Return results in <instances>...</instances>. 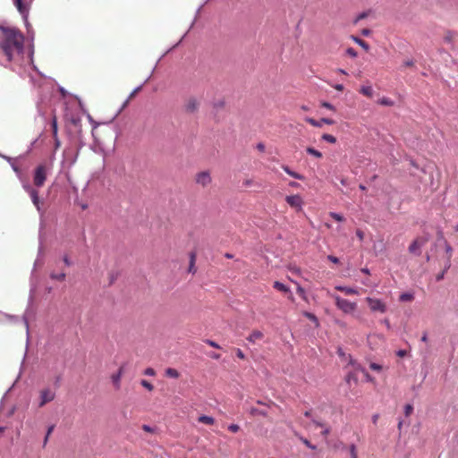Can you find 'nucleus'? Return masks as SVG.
Listing matches in <instances>:
<instances>
[{
    "mask_svg": "<svg viewBox=\"0 0 458 458\" xmlns=\"http://www.w3.org/2000/svg\"><path fill=\"white\" fill-rule=\"evenodd\" d=\"M0 49L8 62L23 59L24 36L16 28L0 27Z\"/></svg>",
    "mask_w": 458,
    "mask_h": 458,
    "instance_id": "obj_1",
    "label": "nucleus"
},
{
    "mask_svg": "<svg viewBox=\"0 0 458 458\" xmlns=\"http://www.w3.org/2000/svg\"><path fill=\"white\" fill-rule=\"evenodd\" d=\"M327 295L335 300V306L344 314H352L357 310V303L341 298L339 295L327 292Z\"/></svg>",
    "mask_w": 458,
    "mask_h": 458,
    "instance_id": "obj_2",
    "label": "nucleus"
},
{
    "mask_svg": "<svg viewBox=\"0 0 458 458\" xmlns=\"http://www.w3.org/2000/svg\"><path fill=\"white\" fill-rule=\"evenodd\" d=\"M48 168L45 164L38 165L34 171L33 182L37 187H42L47 176Z\"/></svg>",
    "mask_w": 458,
    "mask_h": 458,
    "instance_id": "obj_3",
    "label": "nucleus"
},
{
    "mask_svg": "<svg viewBox=\"0 0 458 458\" xmlns=\"http://www.w3.org/2000/svg\"><path fill=\"white\" fill-rule=\"evenodd\" d=\"M365 301L372 312H379L383 314L386 311V304L383 301L371 297H367Z\"/></svg>",
    "mask_w": 458,
    "mask_h": 458,
    "instance_id": "obj_4",
    "label": "nucleus"
},
{
    "mask_svg": "<svg viewBox=\"0 0 458 458\" xmlns=\"http://www.w3.org/2000/svg\"><path fill=\"white\" fill-rule=\"evenodd\" d=\"M55 397V393L50 388H44L39 392L38 407H43L47 403L52 402Z\"/></svg>",
    "mask_w": 458,
    "mask_h": 458,
    "instance_id": "obj_5",
    "label": "nucleus"
},
{
    "mask_svg": "<svg viewBox=\"0 0 458 458\" xmlns=\"http://www.w3.org/2000/svg\"><path fill=\"white\" fill-rule=\"evenodd\" d=\"M285 201L291 208H294L296 211H301L302 209L303 200L302 198L298 194L286 196Z\"/></svg>",
    "mask_w": 458,
    "mask_h": 458,
    "instance_id": "obj_6",
    "label": "nucleus"
},
{
    "mask_svg": "<svg viewBox=\"0 0 458 458\" xmlns=\"http://www.w3.org/2000/svg\"><path fill=\"white\" fill-rule=\"evenodd\" d=\"M428 242L427 238L418 237L416 238L409 246V251L412 254L420 255V249L424 246Z\"/></svg>",
    "mask_w": 458,
    "mask_h": 458,
    "instance_id": "obj_7",
    "label": "nucleus"
},
{
    "mask_svg": "<svg viewBox=\"0 0 458 458\" xmlns=\"http://www.w3.org/2000/svg\"><path fill=\"white\" fill-rule=\"evenodd\" d=\"M195 182L197 184L201 185L202 187H207L211 183L212 178L209 172L202 171L196 174Z\"/></svg>",
    "mask_w": 458,
    "mask_h": 458,
    "instance_id": "obj_8",
    "label": "nucleus"
},
{
    "mask_svg": "<svg viewBox=\"0 0 458 458\" xmlns=\"http://www.w3.org/2000/svg\"><path fill=\"white\" fill-rule=\"evenodd\" d=\"M24 188H25L26 191L30 194L31 200H32L34 206L36 207V208L38 209V211H40L41 210V202H40V199L38 197V191L30 185L25 186Z\"/></svg>",
    "mask_w": 458,
    "mask_h": 458,
    "instance_id": "obj_9",
    "label": "nucleus"
},
{
    "mask_svg": "<svg viewBox=\"0 0 458 458\" xmlns=\"http://www.w3.org/2000/svg\"><path fill=\"white\" fill-rule=\"evenodd\" d=\"M305 121L314 127H322L323 124L332 125L335 123V121L330 118H322L319 121H317L311 117H306Z\"/></svg>",
    "mask_w": 458,
    "mask_h": 458,
    "instance_id": "obj_10",
    "label": "nucleus"
},
{
    "mask_svg": "<svg viewBox=\"0 0 458 458\" xmlns=\"http://www.w3.org/2000/svg\"><path fill=\"white\" fill-rule=\"evenodd\" d=\"M199 102L196 98H190L185 104V111L189 114H193L199 109Z\"/></svg>",
    "mask_w": 458,
    "mask_h": 458,
    "instance_id": "obj_11",
    "label": "nucleus"
},
{
    "mask_svg": "<svg viewBox=\"0 0 458 458\" xmlns=\"http://www.w3.org/2000/svg\"><path fill=\"white\" fill-rule=\"evenodd\" d=\"M123 373V369L121 367L118 371L111 376V380L115 389L118 390L121 387V378Z\"/></svg>",
    "mask_w": 458,
    "mask_h": 458,
    "instance_id": "obj_12",
    "label": "nucleus"
},
{
    "mask_svg": "<svg viewBox=\"0 0 458 458\" xmlns=\"http://www.w3.org/2000/svg\"><path fill=\"white\" fill-rule=\"evenodd\" d=\"M456 36H457V33L455 31L446 30V31H445L444 37H443L444 42L446 44L453 45L454 39L456 38Z\"/></svg>",
    "mask_w": 458,
    "mask_h": 458,
    "instance_id": "obj_13",
    "label": "nucleus"
},
{
    "mask_svg": "<svg viewBox=\"0 0 458 458\" xmlns=\"http://www.w3.org/2000/svg\"><path fill=\"white\" fill-rule=\"evenodd\" d=\"M335 289L337 291H340V292L345 293L346 295H357V294H359L358 290L355 289V288H352V287H347V286H343V285H336Z\"/></svg>",
    "mask_w": 458,
    "mask_h": 458,
    "instance_id": "obj_14",
    "label": "nucleus"
},
{
    "mask_svg": "<svg viewBox=\"0 0 458 458\" xmlns=\"http://www.w3.org/2000/svg\"><path fill=\"white\" fill-rule=\"evenodd\" d=\"M273 287L275 289H276L277 291H280V292H283V293H291L289 287H287L285 284H284L283 283H281L279 281H275L274 284H273ZM289 299L290 300H293L292 293H290Z\"/></svg>",
    "mask_w": 458,
    "mask_h": 458,
    "instance_id": "obj_15",
    "label": "nucleus"
},
{
    "mask_svg": "<svg viewBox=\"0 0 458 458\" xmlns=\"http://www.w3.org/2000/svg\"><path fill=\"white\" fill-rule=\"evenodd\" d=\"M263 337H264V335H263V333L261 331H259V330H253L250 334V335L247 337V340L250 343L254 344L256 341L261 340Z\"/></svg>",
    "mask_w": 458,
    "mask_h": 458,
    "instance_id": "obj_16",
    "label": "nucleus"
},
{
    "mask_svg": "<svg viewBox=\"0 0 458 458\" xmlns=\"http://www.w3.org/2000/svg\"><path fill=\"white\" fill-rule=\"evenodd\" d=\"M283 170L287 173L290 176L295 178V179H298V180H304V176L301 174H298L294 171H292L289 166L287 165H283L282 166Z\"/></svg>",
    "mask_w": 458,
    "mask_h": 458,
    "instance_id": "obj_17",
    "label": "nucleus"
},
{
    "mask_svg": "<svg viewBox=\"0 0 458 458\" xmlns=\"http://www.w3.org/2000/svg\"><path fill=\"white\" fill-rule=\"evenodd\" d=\"M198 421L206 425H213L215 423V419L208 415H200L198 418Z\"/></svg>",
    "mask_w": 458,
    "mask_h": 458,
    "instance_id": "obj_18",
    "label": "nucleus"
},
{
    "mask_svg": "<svg viewBox=\"0 0 458 458\" xmlns=\"http://www.w3.org/2000/svg\"><path fill=\"white\" fill-rule=\"evenodd\" d=\"M351 38L356 43L358 44L359 46H360L365 51H369V45L364 41L363 39L356 37V36H352Z\"/></svg>",
    "mask_w": 458,
    "mask_h": 458,
    "instance_id": "obj_19",
    "label": "nucleus"
},
{
    "mask_svg": "<svg viewBox=\"0 0 458 458\" xmlns=\"http://www.w3.org/2000/svg\"><path fill=\"white\" fill-rule=\"evenodd\" d=\"M165 374L166 377L172 378H178L180 377L178 370L174 368H167L165 371Z\"/></svg>",
    "mask_w": 458,
    "mask_h": 458,
    "instance_id": "obj_20",
    "label": "nucleus"
},
{
    "mask_svg": "<svg viewBox=\"0 0 458 458\" xmlns=\"http://www.w3.org/2000/svg\"><path fill=\"white\" fill-rule=\"evenodd\" d=\"M14 4L21 14H24L28 12L26 5L23 4V0H14Z\"/></svg>",
    "mask_w": 458,
    "mask_h": 458,
    "instance_id": "obj_21",
    "label": "nucleus"
},
{
    "mask_svg": "<svg viewBox=\"0 0 458 458\" xmlns=\"http://www.w3.org/2000/svg\"><path fill=\"white\" fill-rule=\"evenodd\" d=\"M360 92L369 98L373 96V89L370 86H362L360 89Z\"/></svg>",
    "mask_w": 458,
    "mask_h": 458,
    "instance_id": "obj_22",
    "label": "nucleus"
},
{
    "mask_svg": "<svg viewBox=\"0 0 458 458\" xmlns=\"http://www.w3.org/2000/svg\"><path fill=\"white\" fill-rule=\"evenodd\" d=\"M195 260H196V254L195 253H191L190 255V266H189V272L190 273H195Z\"/></svg>",
    "mask_w": 458,
    "mask_h": 458,
    "instance_id": "obj_23",
    "label": "nucleus"
},
{
    "mask_svg": "<svg viewBox=\"0 0 458 458\" xmlns=\"http://www.w3.org/2000/svg\"><path fill=\"white\" fill-rule=\"evenodd\" d=\"M377 103L385 106H393L394 105V101L389 98H382L378 99Z\"/></svg>",
    "mask_w": 458,
    "mask_h": 458,
    "instance_id": "obj_24",
    "label": "nucleus"
},
{
    "mask_svg": "<svg viewBox=\"0 0 458 458\" xmlns=\"http://www.w3.org/2000/svg\"><path fill=\"white\" fill-rule=\"evenodd\" d=\"M51 127H52V134H53V137H55L57 134V131H58V127H57V120H56V117L54 115L53 116V119H52V122H51Z\"/></svg>",
    "mask_w": 458,
    "mask_h": 458,
    "instance_id": "obj_25",
    "label": "nucleus"
},
{
    "mask_svg": "<svg viewBox=\"0 0 458 458\" xmlns=\"http://www.w3.org/2000/svg\"><path fill=\"white\" fill-rule=\"evenodd\" d=\"M306 151H307L309 154H310V155L314 156V157H317V158H320V157H322V153H321L320 151H318V150H317V149H315V148H311V147L307 148Z\"/></svg>",
    "mask_w": 458,
    "mask_h": 458,
    "instance_id": "obj_26",
    "label": "nucleus"
},
{
    "mask_svg": "<svg viewBox=\"0 0 458 458\" xmlns=\"http://www.w3.org/2000/svg\"><path fill=\"white\" fill-rule=\"evenodd\" d=\"M399 300L401 301H411L413 300V294L409 293H403L400 295Z\"/></svg>",
    "mask_w": 458,
    "mask_h": 458,
    "instance_id": "obj_27",
    "label": "nucleus"
},
{
    "mask_svg": "<svg viewBox=\"0 0 458 458\" xmlns=\"http://www.w3.org/2000/svg\"><path fill=\"white\" fill-rule=\"evenodd\" d=\"M54 428H55V425H51L50 427H48L46 437L43 441V447H45L47 445V444L48 442V438H49L51 433L53 432Z\"/></svg>",
    "mask_w": 458,
    "mask_h": 458,
    "instance_id": "obj_28",
    "label": "nucleus"
},
{
    "mask_svg": "<svg viewBox=\"0 0 458 458\" xmlns=\"http://www.w3.org/2000/svg\"><path fill=\"white\" fill-rule=\"evenodd\" d=\"M322 139L329 143H335L336 142V138L331 134H323L322 135Z\"/></svg>",
    "mask_w": 458,
    "mask_h": 458,
    "instance_id": "obj_29",
    "label": "nucleus"
},
{
    "mask_svg": "<svg viewBox=\"0 0 458 458\" xmlns=\"http://www.w3.org/2000/svg\"><path fill=\"white\" fill-rule=\"evenodd\" d=\"M51 278L52 279H55V280H57V281H64L65 279V273H60V274H55V273H52L50 275Z\"/></svg>",
    "mask_w": 458,
    "mask_h": 458,
    "instance_id": "obj_30",
    "label": "nucleus"
},
{
    "mask_svg": "<svg viewBox=\"0 0 458 458\" xmlns=\"http://www.w3.org/2000/svg\"><path fill=\"white\" fill-rule=\"evenodd\" d=\"M297 293L301 297L302 300L304 301H308L307 299V295H306V293H305V290L301 286V285H297Z\"/></svg>",
    "mask_w": 458,
    "mask_h": 458,
    "instance_id": "obj_31",
    "label": "nucleus"
},
{
    "mask_svg": "<svg viewBox=\"0 0 458 458\" xmlns=\"http://www.w3.org/2000/svg\"><path fill=\"white\" fill-rule=\"evenodd\" d=\"M329 216H330L333 219H335V221H337V222H343V221H344V217L342 215L338 214V213H335V212H330V213H329Z\"/></svg>",
    "mask_w": 458,
    "mask_h": 458,
    "instance_id": "obj_32",
    "label": "nucleus"
},
{
    "mask_svg": "<svg viewBox=\"0 0 458 458\" xmlns=\"http://www.w3.org/2000/svg\"><path fill=\"white\" fill-rule=\"evenodd\" d=\"M140 385L145 387L146 389H148V391H153L154 389V386L151 383H149L148 381L145 380V379H142L140 381Z\"/></svg>",
    "mask_w": 458,
    "mask_h": 458,
    "instance_id": "obj_33",
    "label": "nucleus"
},
{
    "mask_svg": "<svg viewBox=\"0 0 458 458\" xmlns=\"http://www.w3.org/2000/svg\"><path fill=\"white\" fill-rule=\"evenodd\" d=\"M304 316L309 318L310 320L313 321L316 323V325H318V318L313 314V313H310V312H304Z\"/></svg>",
    "mask_w": 458,
    "mask_h": 458,
    "instance_id": "obj_34",
    "label": "nucleus"
},
{
    "mask_svg": "<svg viewBox=\"0 0 458 458\" xmlns=\"http://www.w3.org/2000/svg\"><path fill=\"white\" fill-rule=\"evenodd\" d=\"M346 55L351 56L352 58H356L358 54L357 51L352 47H348L345 51Z\"/></svg>",
    "mask_w": 458,
    "mask_h": 458,
    "instance_id": "obj_35",
    "label": "nucleus"
},
{
    "mask_svg": "<svg viewBox=\"0 0 458 458\" xmlns=\"http://www.w3.org/2000/svg\"><path fill=\"white\" fill-rule=\"evenodd\" d=\"M300 439L301 440V442L306 445L308 446L309 448L312 449V450H315L316 449V446L314 445H312L307 438H304V437H300Z\"/></svg>",
    "mask_w": 458,
    "mask_h": 458,
    "instance_id": "obj_36",
    "label": "nucleus"
},
{
    "mask_svg": "<svg viewBox=\"0 0 458 458\" xmlns=\"http://www.w3.org/2000/svg\"><path fill=\"white\" fill-rule=\"evenodd\" d=\"M413 411V406L411 404H406L404 407V414L405 416H410Z\"/></svg>",
    "mask_w": 458,
    "mask_h": 458,
    "instance_id": "obj_37",
    "label": "nucleus"
},
{
    "mask_svg": "<svg viewBox=\"0 0 458 458\" xmlns=\"http://www.w3.org/2000/svg\"><path fill=\"white\" fill-rule=\"evenodd\" d=\"M369 368L372 370H375V371H377V372H380L382 370V366L377 364V363H375V362H370Z\"/></svg>",
    "mask_w": 458,
    "mask_h": 458,
    "instance_id": "obj_38",
    "label": "nucleus"
},
{
    "mask_svg": "<svg viewBox=\"0 0 458 458\" xmlns=\"http://www.w3.org/2000/svg\"><path fill=\"white\" fill-rule=\"evenodd\" d=\"M369 12H363V13H360V14L356 17V19H355L354 22H355V23H357L359 21H360V20H363V19L367 18V17L369 16Z\"/></svg>",
    "mask_w": 458,
    "mask_h": 458,
    "instance_id": "obj_39",
    "label": "nucleus"
},
{
    "mask_svg": "<svg viewBox=\"0 0 458 458\" xmlns=\"http://www.w3.org/2000/svg\"><path fill=\"white\" fill-rule=\"evenodd\" d=\"M228 430L232 433H236L240 430V426L237 424H231L228 426Z\"/></svg>",
    "mask_w": 458,
    "mask_h": 458,
    "instance_id": "obj_40",
    "label": "nucleus"
},
{
    "mask_svg": "<svg viewBox=\"0 0 458 458\" xmlns=\"http://www.w3.org/2000/svg\"><path fill=\"white\" fill-rule=\"evenodd\" d=\"M205 343L207 344H208L209 346H211V347H214V348H216V349H220L221 348L220 345L217 343H216L215 341H213V340L207 339V340H205Z\"/></svg>",
    "mask_w": 458,
    "mask_h": 458,
    "instance_id": "obj_41",
    "label": "nucleus"
},
{
    "mask_svg": "<svg viewBox=\"0 0 458 458\" xmlns=\"http://www.w3.org/2000/svg\"><path fill=\"white\" fill-rule=\"evenodd\" d=\"M144 375L146 376H149V377H153L156 375V371L154 369L152 368H147L145 370H144Z\"/></svg>",
    "mask_w": 458,
    "mask_h": 458,
    "instance_id": "obj_42",
    "label": "nucleus"
},
{
    "mask_svg": "<svg viewBox=\"0 0 458 458\" xmlns=\"http://www.w3.org/2000/svg\"><path fill=\"white\" fill-rule=\"evenodd\" d=\"M321 106H323V107H325L327 109H329L331 111H335V106L332 104H330L328 102H326V101L321 103Z\"/></svg>",
    "mask_w": 458,
    "mask_h": 458,
    "instance_id": "obj_43",
    "label": "nucleus"
},
{
    "mask_svg": "<svg viewBox=\"0 0 458 458\" xmlns=\"http://www.w3.org/2000/svg\"><path fill=\"white\" fill-rule=\"evenodd\" d=\"M350 454H351L352 458H357V451H356V447L354 445H352L350 446Z\"/></svg>",
    "mask_w": 458,
    "mask_h": 458,
    "instance_id": "obj_44",
    "label": "nucleus"
},
{
    "mask_svg": "<svg viewBox=\"0 0 458 458\" xmlns=\"http://www.w3.org/2000/svg\"><path fill=\"white\" fill-rule=\"evenodd\" d=\"M403 66H404V67H412V66H414V61L412 59L405 60L403 63Z\"/></svg>",
    "mask_w": 458,
    "mask_h": 458,
    "instance_id": "obj_45",
    "label": "nucleus"
},
{
    "mask_svg": "<svg viewBox=\"0 0 458 458\" xmlns=\"http://www.w3.org/2000/svg\"><path fill=\"white\" fill-rule=\"evenodd\" d=\"M236 356L241 360L245 359V354L243 353V352L241 349H236Z\"/></svg>",
    "mask_w": 458,
    "mask_h": 458,
    "instance_id": "obj_46",
    "label": "nucleus"
},
{
    "mask_svg": "<svg viewBox=\"0 0 458 458\" xmlns=\"http://www.w3.org/2000/svg\"><path fill=\"white\" fill-rule=\"evenodd\" d=\"M54 138V140H55V148L57 149L60 148L61 146V141L58 138V135H56L55 137H53Z\"/></svg>",
    "mask_w": 458,
    "mask_h": 458,
    "instance_id": "obj_47",
    "label": "nucleus"
},
{
    "mask_svg": "<svg viewBox=\"0 0 458 458\" xmlns=\"http://www.w3.org/2000/svg\"><path fill=\"white\" fill-rule=\"evenodd\" d=\"M323 431L321 432V434L324 436V437H327L330 433V428L327 427V425H325V427H323Z\"/></svg>",
    "mask_w": 458,
    "mask_h": 458,
    "instance_id": "obj_48",
    "label": "nucleus"
},
{
    "mask_svg": "<svg viewBox=\"0 0 458 458\" xmlns=\"http://www.w3.org/2000/svg\"><path fill=\"white\" fill-rule=\"evenodd\" d=\"M445 250H446V253L448 254V259H450V258L452 256L453 249L448 243L445 244Z\"/></svg>",
    "mask_w": 458,
    "mask_h": 458,
    "instance_id": "obj_49",
    "label": "nucleus"
},
{
    "mask_svg": "<svg viewBox=\"0 0 458 458\" xmlns=\"http://www.w3.org/2000/svg\"><path fill=\"white\" fill-rule=\"evenodd\" d=\"M312 423L316 426V427H319V428H323L325 427L326 424H324L323 422L319 421V420H312Z\"/></svg>",
    "mask_w": 458,
    "mask_h": 458,
    "instance_id": "obj_50",
    "label": "nucleus"
},
{
    "mask_svg": "<svg viewBox=\"0 0 458 458\" xmlns=\"http://www.w3.org/2000/svg\"><path fill=\"white\" fill-rule=\"evenodd\" d=\"M327 259H328L330 261H332L333 263H335V264L339 263V259H338V258H336V257H335V256H333V255H329V256L327 257Z\"/></svg>",
    "mask_w": 458,
    "mask_h": 458,
    "instance_id": "obj_51",
    "label": "nucleus"
},
{
    "mask_svg": "<svg viewBox=\"0 0 458 458\" xmlns=\"http://www.w3.org/2000/svg\"><path fill=\"white\" fill-rule=\"evenodd\" d=\"M406 354H407V352H406L405 350H399V351L396 352V355H397L398 357H401V358H403V357L406 356Z\"/></svg>",
    "mask_w": 458,
    "mask_h": 458,
    "instance_id": "obj_52",
    "label": "nucleus"
},
{
    "mask_svg": "<svg viewBox=\"0 0 458 458\" xmlns=\"http://www.w3.org/2000/svg\"><path fill=\"white\" fill-rule=\"evenodd\" d=\"M142 429L146 432H149V433L153 432V428L151 427H149L148 425H143Z\"/></svg>",
    "mask_w": 458,
    "mask_h": 458,
    "instance_id": "obj_53",
    "label": "nucleus"
},
{
    "mask_svg": "<svg viewBox=\"0 0 458 458\" xmlns=\"http://www.w3.org/2000/svg\"><path fill=\"white\" fill-rule=\"evenodd\" d=\"M362 372L364 373V376L366 377V379L369 382H373V377L366 371L362 370Z\"/></svg>",
    "mask_w": 458,
    "mask_h": 458,
    "instance_id": "obj_54",
    "label": "nucleus"
},
{
    "mask_svg": "<svg viewBox=\"0 0 458 458\" xmlns=\"http://www.w3.org/2000/svg\"><path fill=\"white\" fill-rule=\"evenodd\" d=\"M370 33H371V31H370V30H369V29H363V30H361V34H362L363 36H366V37L369 36V35H370Z\"/></svg>",
    "mask_w": 458,
    "mask_h": 458,
    "instance_id": "obj_55",
    "label": "nucleus"
},
{
    "mask_svg": "<svg viewBox=\"0 0 458 458\" xmlns=\"http://www.w3.org/2000/svg\"><path fill=\"white\" fill-rule=\"evenodd\" d=\"M356 235L357 237L360 239V240H363V237H364V233L362 231L360 230H357L356 231Z\"/></svg>",
    "mask_w": 458,
    "mask_h": 458,
    "instance_id": "obj_56",
    "label": "nucleus"
},
{
    "mask_svg": "<svg viewBox=\"0 0 458 458\" xmlns=\"http://www.w3.org/2000/svg\"><path fill=\"white\" fill-rule=\"evenodd\" d=\"M334 88L338 91H343L344 89L343 84H335Z\"/></svg>",
    "mask_w": 458,
    "mask_h": 458,
    "instance_id": "obj_57",
    "label": "nucleus"
},
{
    "mask_svg": "<svg viewBox=\"0 0 458 458\" xmlns=\"http://www.w3.org/2000/svg\"><path fill=\"white\" fill-rule=\"evenodd\" d=\"M445 270L437 276V281H440L444 278Z\"/></svg>",
    "mask_w": 458,
    "mask_h": 458,
    "instance_id": "obj_58",
    "label": "nucleus"
},
{
    "mask_svg": "<svg viewBox=\"0 0 458 458\" xmlns=\"http://www.w3.org/2000/svg\"><path fill=\"white\" fill-rule=\"evenodd\" d=\"M64 264H65L66 266H68V267H69V266H71V264H72V263H71V261H70V259H69V258H68L67 256H64Z\"/></svg>",
    "mask_w": 458,
    "mask_h": 458,
    "instance_id": "obj_59",
    "label": "nucleus"
},
{
    "mask_svg": "<svg viewBox=\"0 0 458 458\" xmlns=\"http://www.w3.org/2000/svg\"><path fill=\"white\" fill-rule=\"evenodd\" d=\"M257 148H258L259 150H260V151H264V149H265V146H264V144H262V143H259V144H258V146H257Z\"/></svg>",
    "mask_w": 458,
    "mask_h": 458,
    "instance_id": "obj_60",
    "label": "nucleus"
},
{
    "mask_svg": "<svg viewBox=\"0 0 458 458\" xmlns=\"http://www.w3.org/2000/svg\"><path fill=\"white\" fill-rule=\"evenodd\" d=\"M140 89H141L140 87H139V88L135 89L133 90V92L131 94L130 98H132V97H134V96H135V94L140 90Z\"/></svg>",
    "mask_w": 458,
    "mask_h": 458,
    "instance_id": "obj_61",
    "label": "nucleus"
},
{
    "mask_svg": "<svg viewBox=\"0 0 458 458\" xmlns=\"http://www.w3.org/2000/svg\"><path fill=\"white\" fill-rule=\"evenodd\" d=\"M421 341L422 342H427L428 341V334L427 333H424L422 337H421Z\"/></svg>",
    "mask_w": 458,
    "mask_h": 458,
    "instance_id": "obj_62",
    "label": "nucleus"
},
{
    "mask_svg": "<svg viewBox=\"0 0 458 458\" xmlns=\"http://www.w3.org/2000/svg\"><path fill=\"white\" fill-rule=\"evenodd\" d=\"M211 358L215 359V360H218L220 359V354L218 353H214L212 355H210Z\"/></svg>",
    "mask_w": 458,
    "mask_h": 458,
    "instance_id": "obj_63",
    "label": "nucleus"
},
{
    "mask_svg": "<svg viewBox=\"0 0 458 458\" xmlns=\"http://www.w3.org/2000/svg\"><path fill=\"white\" fill-rule=\"evenodd\" d=\"M289 185L292 186V187H299L300 186V184L298 182H291L289 183Z\"/></svg>",
    "mask_w": 458,
    "mask_h": 458,
    "instance_id": "obj_64",
    "label": "nucleus"
}]
</instances>
